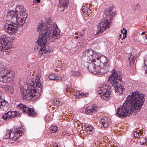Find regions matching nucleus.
Returning <instances> with one entry per match:
<instances>
[{"label":"nucleus","mask_w":147,"mask_h":147,"mask_svg":"<svg viewBox=\"0 0 147 147\" xmlns=\"http://www.w3.org/2000/svg\"><path fill=\"white\" fill-rule=\"evenodd\" d=\"M51 132L53 133H55L56 132L57 130V127L56 126H52L51 129Z\"/></svg>","instance_id":"32"},{"label":"nucleus","mask_w":147,"mask_h":147,"mask_svg":"<svg viewBox=\"0 0 147 147\" xmlns=\"http://www.w3.org/2000/svg\"><path fill=\"white\" fill-rule=\"evenodd\" d=\"M146 142H147V141H145L144 142H143V144H145L146 143Z\"/></svg>","instance_id":"51"},{"label":"nucleus","mask_w":147,"mask_h":147,"mask_svg":"<svg viewBox=\"0 0 147 147\" xmlns=\"http://www.w3.org/2000/svg\"><path fill=\"white\" fill-rule=\"evenodd\" d=\"M2 92L1 91H0V100L1 99H3V98H2Z\"/></svg>","instance_id":"42"},{"label":"nucleus","mask_w":147,"mask_h":147,"mask_svg":"<svg viewBox=\"0 0 147 147\" xmlns=\"http://www.w3.org/2000/svg\"><path fill=\"white\" fill-rule=\"evenodd\" d=\"M121 32L123 33V30H122L121 31Z\"/></svg>","instance_id":"55"},{"label":"nucleus","mask_w":147,"mask_h":147,"mask_svg":"<svg viewBox=\"0 0 147 147\" xmlns=\"http://www.w3.org/2000/svg\"><path fill=\"white\" fill-rule=\"evenodd\" d=\"M14 114L12 111H9L2 116V118L5 120H9L13 118Z\"/></svg>","instance_id":"15"},{"label":"nucleus","mask_w":147,"mask_h":147,"mask_svg":"<svg viewBox=\"0 0 147 147\" xmlns=\"http://www.w3.org/2000/svg\"><path fill=\"white\" fill-rule=\"evenodd\" d=\"M125 28H123V30H124V31L125 30Z\"/></svg>","instance_id":"54"},{"label":"nucleus","mask_w":147,"mask_h":147,"mask_svg":"<svg viewBox=\"0 0 147 147\" xmlns=\"http://www.w3.org/2000/svg\"><path fill=\"white\" fill-rule=\"evenodd\" d=\"M89 9L88 7L83 6L82 9V12L85 14V13H86L87 11L88 10V9Z\"/></svg>","instance_id":"29"},{"label":"nucleus","mask_w":147,"mask_h":147,"mask_svg":"<svg viewBox=\"0 0 147 147\" xmlns=\"http://www.w3.org/2000/svg\"><path fill=\"white\" fill-rule=\"evenodd\" d=\"M16 11H11L7 12V17L8 20L15 18L17 23L11 22L6 23L4 26V30L10 34L15 32L19 26H21L26 22V20L28 14L26 12V9L22 5H18L16 8Z\"/></svg>","instance_id":"3"},{"label":"nucleus","mask_w":147,"mask_h":147,"mask_svg":"<svg viewBox=\"0 0 147 147\" xmlns=\"http://www.w3.org/2000/svg\"><path fill=\"white\" fill-rule=\"evenodd\" d=\"M85 112H86V113L88 114L91 113L90 109H88V108H87L86 109Z\"/></svg>","instance_id":"36"},{"label":"nucleus","mask_w":147,"mask_h":147,"mask_svg":"<svg viewBox=\"0 0 147 147\" xmlns=\"http://www.w3.org/2000/svg\"><path fill=\"white\" fill-rule=\"evenodd\" d=\"M109 63H107V64H103V67H102L101 74H104L108 72L109 69Z\"/></svg>","instance_id":"16"},{"label":"nucleus","mask_w":147,"mask_h":147,"mask_svg":"<svg viewBox=\"0 0 147 147\" xmlns=\"http://www.w3.org/2000/svg\"><path fill=\"white\" fill-rule=\"evenodd\" d=\"M7 134H8V136H7V137L5 136V139L9 138L13 140H16L18 139V134L11 130L7 131L6 133V135H7Z\"/></svg>","instance_id":"11"},{"label":"nucleus","mask_w":147,"mask_h":147,"mask_svg":"<svg viewBox=\"0 0 147 147\" xmlns=\"http://www.w3.org/2000/svg\"><path fill=\"white\" fill-rule=\"evenodd\" d=\"M110 20L108 19H103L101 20L100 23L98 24L97 26L98 31L96 32L97 34H100L103 32L106 29L109 27Z\"/></svg>","instance_id":"8"},{"label":"nucleus","mask_w":147,"mask_h":147,"mask_svg":"<svg viewBox=\"0 0 147 147\" xmlns=\"http://www.w3.org/2000/svg\"><path fill=\"white\" fill-rule=\"evenodd\" d=\"M101 122L104 128L107 127L109 124V121L107 118L103 117L101 120Z\"/></svg>","instance_id":"19"},{"label":"nucleus","mask_w":147,"mask_h":147,"mask_svg":"<svg viewBox=\"0 0 147 147\" xmlns=\"http://www.w3.org/2000/svg\"><path fill=\"white\" fill-rule=\"evenodd\" d=\"M75 34H76V35H78V32H76L75 33Z\"/></svg>","instance_id":"52"},{"label":"nucleus","mask_w":147,"mask_h":147,"mask_svg":"<svg viewBox=\"0 0 147 147\" xmlns=\"http://www.w3.org/2000/svg\"><path fill=\"white\" fill-rule=\"evenodd\" d=\"M96 57V58L97 60L100 59V62H102V63H103V64H107V63H109L108 61V59H107V57L105 56L102 55L100 56V57Z\"/></svg>","instance_id":"21"},{"label":"nucleus","mask_w":147,"mask_h":147,"mask_svg":"<svg viewBox=\"0 0 147 147\" xmlns=\"http://www.w3.org/2000/svg\"><path fill=\"white\" fill-rule=\"evenodd\" d=\"M38 3H39L40 1V0H36Z\"/></svg>","instance_id":"48"},{"label":"nucleus","mask_w":147,"mask_h":147,"mask_svg":"<svg viewBox=\"0 0 147 147\" xmlns=\"http://www.w3.org/2000/svg\"><path fill=\"white\" fill-rule=\"evenodd\" d=\"M22 129L20 130L18 129H16V130L15 133L18 134V138L22 135Z\"/></svg>","instance_id":"31"},{"label":"nucleus","mask_w":147,"mask_h":147,"mask_svg":"<svg viewBox=\"0 0 147 147\" xmlns=\"http://www.w3.org/2000/svg\"><path fill=\"white\" fill-rule=\"evenodd\" d=\"M56 28L57 26L55 23L48 22L45 24L42 23H39L37 28L39 37L37 41V45L35 47L34 50L36 52L38 51L40 56L42 55L45 56L46 54L48 55L51 51L46 48L48 40L53 41L61 37L59 31L56 30Z\"/></svg>","instance_id":"1"},{"label":"nucleus","mask_w":147,"mask_h":147,"mask_svg":"<svg viewBox=\"0 0 147 147\" xmlns=\"http://www.w3.org/2000/svg\"><path fill=\"white\" fill-rule=\"evenodd\" d=\"M84 60L83 62V65L87 68L89 66V65L93 61L96 62L95 59H90V58H84Z\"/></svg>","instance_id":"14"},{"label":"nucleus","mask_w":147,"mask_h":147,"mask_svg":"<svg viewBox=\"0 0 147 147\" xmlns=\"http://www.w3.org/2000/svg\"><path fill=\"white\" fill-rule=\"evenodd\" d=\"M127 33V30L126 29H125L124 31V32L123 33V34L124 35H126Z\"/></svg>","instance_id":"43"},{"label":"nucleus","mask_w":147,"mask_h":147,"mask_svg":"<svg viewBox=\"0 0 147 147\" xmlns=\"http://www.w3.org/2000/svg\"><path fill=\"white\" fill-rule=\"evenodd\" d=\"M92 10L90 9H88V10L87 11L86 13H85V14H86L87 16H91L92 15Z\"/></svg>","instance_id":"33"},{"label":"nucleus","mask_w":147,"mask_h":147,"mask_svg":"<svg viewBox=\"0 0 147 147\" xmlns=\"http://www.w3.org/2000/svg\"><path fill=\"white\" fill-rule=\"evenodd\" d=\"M139 91H134L131 95L127 97L124 103L117 109V116L122 118L128 116L130 114L136 115L140 110L145 100L143 94Z\"/></svg>","instance_id":"2"},{"label":"nucleus","mask_w":147,"mask_h":147,"mask_svg":"<svg viewBox=\"0 0 147 147\" xmlns=\"http://www.w3.org/2000/svg\"><path fill=\"white\" fill-rule=\"evenodd\" d=\"M49 78L51 80H61V77L56 74H51L49 76Z\"/></svg>","instance_id":"17"},{"label":"nucleus","mask_w":147,"mask_h":147,"mask_svg":"<svg viewBox=\"0 0 147 147\" xmlns=\"http://www.w3.org/2000/svg\"><path fill=\"white\" fill-rule=\"evenodd\" d=\"M123 37L122 38V39L125 38V37H126V35H124L123 34Z\"/></svg>","instance_id":"44"},{"label":"nucleus","mask_w":147,"mask_h":147,"mask_svg":"<svg viewBox=\"0 0 147 147\" xmlns=\"http://www.w3.org/2000/svg\"><path fill=\"white\" fill-rule=\"evenodd\" d=\"M12 113H13L14 114V115H13L14 116H13V118L19 115L20 114V113L18 111H12Z\"/></svg>","instance_id":"34"},{"label":"nucleus","mask_w":147,"mask_h":147,"mask_svg":"<svg viewBox=\"0 0 147 147\" xmlns=\"http://www.w3.org/2000/svg\"><path fill=\"white\" fill-rule=\"evenodd\" d=\"M9 106L8 102L3 99L0 100V109H2L3 111H6Z\"/></svg>","instance_id":"13"},{"label":"nucleus","mask_w":147,"mask_h":147,"mask_svg":"<svg viewBox=\"0 0 147 147\" xmlns=\"http://www.w3.org/2000/svg\"><path fill=\"white\" fill-rule=\"evenodd\" d=\"M11 40L10 37L6 34L2 35L0 38V49L6 54L8 53L11 50L12 47L8 43Z\"/></svg>","instance_id":"6"},{"label":"nucleus","mask_w":147,"mask_h":147,"mask_svg":"<svg viewBox=\"0 0 147 147\" xmlns=\"http://www.w3.org/2000/svg\"><path fill=\"white\" fill-rule=\"evenodd\" d=\"M5 90L7 92L12 93L13 91V88L9 85L5 86L4 87Z\"/></svg>","instance_id":"26"},{"label":"nucleus","mask_w":147,"mask_h":147,"mask_svg":"<svg viewBox=\"0 0 147 147\" xmlns=\"http://www.w3.org/2000/svg\"><path fill=\"white\" fill-rule=\"evenodd\" d=\"M111 93L110 91H108V89H106L102 95H101L102 98L105 100H107L110 96Z\"/></svg>","instance_id":"18"},{"label":"nucleus","mask_w":147,"mask_h":147,"mask_svg":"<svg viewBox=\"0 0 147 147\" xmlns=\"http://www.w3.org/2000/svg\"><path fill=\"white\" fill-rule=\"evenodd\" d=\"M144 70H145V75L147 76V65L144 66Z\"/></svg>","instance_id":"37"},{"label":"nucleus","mask_w":147,"mask_h":147,"mask_svg":"<svg viewBox=\"0 0 147 147\" xmlns=\"http://www.w3.org/2000/svg\"><path fill=\"white\" fill-rule=\"evenodd\" d=\"M95 74L100 73L101 74V71L102 70V67L100 66V65H98V64H95Z\"/></svg>","instance_id":"23"},{"label":"nucleus","mask_w":147,"mask_h":147,"mask_svg":"<svg viewBox=\"0 0 147 147\" xmlns=\"http://www.w3.org/2000/svg\"><path fill=\"white\" fill-rule=\"evenodd\" d=\"M69 0H59V3L58 6L59 7L62 8V11H63L64 9L68 6Z\"/></svg>","instance_id":"12"},{"label":"nucleus","mask_w":147,"mask_h":147,"mask_svg":"<svg viewBox=\"0 0 147 147\" xmlns=\"http://www.w3.org/2000/svg\"><path fill=\"white\" fill-rule=\"evenodd\" d=\"M74 38H79V36H74Z\"/></svg>","instance_id":"45"},{"label":"nucleus","mask_w":147,"mask_h":147,"mask_svg":"<svg viewBox=\"0 0 147 147\" xmlns=\"http://www.w3.org/2000/svg\"><path fill=\"white\" fill-rule=\"evenodd\" d=\"M7 136H8V134H7V135H6H6H5V136L4 137V138H5V136H6V137H7Z\"/></svg>","instance_id":"50"},{"label":"nucleus","mask_w":147,"mask_h":147,"mask_svg":"<svg viewBox=\"0 0 147 147\" xmlns=\"http://www.w3.org/2000/svg\"><path fill=\"white\" fill-rule=\"evenodd\" d=\"M9 70L7 67H0V81L5 83H9L13 80L12 78L8 76Z\"/></svg>","instance_id":"7"},{"label":"nucleus","mask_w":147,"mask_h":147,"mask_svg":"<svg viewBox=\"0 0 147 147\" xmlns=\"http://www.w3.org/2000/svg\"><path fill=\"white\" fill-rule=\"evenodd\" d=\"M144 65H147V55L145 57L144 59Z\"/></svg>","instance_id":"38"},{"label":"nucleus","mask_w":147,"mask_h":147,"mask_svg":"<svg viewBox=\"0 0 147 147\" xmlns=\"http://www.w3.org/2000/svg\"><path fill=\"white\" fill-rule=\"evenodd\" d=\"M134 136L137 138H138L139 136V133L137 131H135L134 133Z\"/></svg>","instance_id":"35"},{"label":"nucleus","mask_w":147,"mask_h":147,"mask_svg":"<svg viewBox=\"0 0 147 147\" xmlns=\"http://www.w3.org/2000/svg\"><path fill=\"white\" fill-rule=\"evenodd\" d=\"M104 88L102 87V86L101 87H99L98 88L97 90L98 91V93L100 95L102 94H103L105 91V90H104Z\"/></svg>","instance_id":"28"},{"label":"nucleus","mask_w":147,"mask_h":147,"mask_svg":"<svg viewBox=\"0 0 147 147\" xmlns=\"http://www.w3.org/2000/svg\"><path fill=\"white\" fill-rule=\"evenodd\" d=\"M70 89V87H67L66 88V91L67 92H68L69 91H70V90H69Z\"/></svg>","instance_id":"41"},{"label":"nucleus","mask_w":147,"mask_h":147,"mask_svg":"<svg viewBox=\"0 0 147 147\" xmlns=\"http://www.w3.org/2000/svg\"><path fill=\"white\" fill-rule=\"evenodd\" d=\"M92 108H90L91 112L92 113H94L97 111V106L96 105L93 104L92 106Z\"/></svg>","instance_id":"27"},{"label":"nucleus","mask_w":147,"mask_h":147,"mask_svg":"<svg viewBox=\"0 0 147 147\" xmlns=\"http://www.w3.org/2000/svg\"><path fill=\"white\" fill-rule=\"evenodd\" d=\"M145 33V32H143L141 34V35H143Z\"/></svg>","instance_id":"49"},{"label":"nucleus","mask_w":147,"mask_h":147,"mask_svg":"<svg viewBox=\"0 0 147 147\" xmlns=\"http://www.w3.org/2000/svg\"><path fill=\"white\" fill-rule=\"evenodd\" d=\"M53 102V104L56 106H59L60 104L59 100L57 98H55L54 99Z\"/></svg>","instance_id":"30"},{"label":"nucleus","mask_w":147,"mask_h":147,"mask_svg":"<svg viewBox=\"0 0 147 147\" xmlns=\"http://www.w3.org/2000/svg\"><path fill=\"white\" fill-rule=\"evenodd\" d=\"M74 96L77 98H81L82 96H84V97H87L88 95V93H82L81 92L79 91L76 92L74 94Z\"/></svg>","instance_id":"20"},{"label":"nucleus","mask_w":147,"mask_h":147,"mask_svg":"<svg viewBox=\"0 0 147 147\" xmlns=\"http://www.w3.org/2000/svg\"><path fill=\"white\" fill-rule=\"evenodd\" d=\"M95 64H96V63H93L92 62L87 68L90 71L94 74L95 73Z\"/></svg>","instance_id":"22"},{"label":"nucleus","mask_w":147,"mask_h":147,"mask_svg":"<svg viewBox=\"0 0 147 147\" xmlns=\"http://www.w3.org/2000/svg\"><path fill=\"white\" fill-rule=\"evenodd\" d=\"M121 35H122V34H120V37H121Z\"/></svg>","instance_id":"53"},{"label":"nucleus","mask_w":147,"mask_h":147,"mask_svg":"<svg viewBox=\"0 0 147 147\" xmlns=\"http://www.w3.org/2000/svg\"><path fill=\"white\" fill-rule=\"evenodd\" d=\"M76 74H75L76 75L78 76L80 75V73H79L76 72Z\"/></svg>","instance_id":"47"},{"label":"nucleus","mask_w":147,"mask_h":147,"mask_svg":"<svg viewBox=\"0 0 147 147\" xmlns=\"http://www.w3.org/2000/svg\"><path fill=\"white\" fill-rule=\"evenodd\" d=\"M58 144L56 143H54L53 145V147H58Z\"/></svg>","instance_id":"40"},{"label":"nucleus","mask_w":147,"mask_h":147,"mask_svg":"<svg viewBox=\"0 0 147 147\" xmlns=\"http://www.w3.org/2000/svg\"><path fill=\"white\" fill-rule=\"evenodd\" d=\"M106 12H108V13H110L112 11V8H110L109 9H108L106 10Z\"/></svg>","instance_id":"39"},{"label":"nucleus","mask_w":147,"mask_h":147,"mask_svg":"<svg viewBox=\"0 0 147 147\" xmlns=\"http://www.w3.org/2000/svg\"><path fill=\"white\" fill-rule=\"evenodd\" d=\"M136 57L132 55V53H131V55L129 57V60L130 62L129 64L130 65L132 64H134V63L135 61V60L136 59Z\"/></svg>","instance_id":"25"},{"label":"nucleus","mask_w":147,"mask_h":147,"mask_svg":"<svg viewBox=\"0 0 147 147\" xmlns=\"http://www.w3.org/2000/svg\"><path fill=\"white\" fill-rule=\"evenodd\" d=\"M112 74L110 75L108 80L109 82L111 83L113 88L117 94H123V91L125 88L121 84L118 85L119 81H122V76L121 72L119 71L114 69L112 71Z\"/></svg>","instance_id":"5"},{"label":"nucleus","mask_w":147,"mask_h":147,"mask_svg":"<svg viewBox=\"0 0 147 147\" xmlns=\"http://www.w3.org/2000/svg\"><path fill=\"white\" fill-rule=\"evenodd\" d=\"M96 53L92 50L90 49L84 51L83 57L84 58H90V59H94V58L96 57Z\"/></svg>","instance_id":"10"},{"label":"nucleus","mask_w":147,"mask_h":147,"mask_svg":"<svg viewBox=\"0 0 147 147\" xmlns=\"http://www.w3.org/2000/svg\"><path fill=\"white\" fill-rule=\"evenodd\" d=\"M27 90L21 88V97L24 100H28L33 97L39 96L42 91L41 84L40 78L36 76L29 81Z\"/></svg>","instance_id":"4"},{"label":"nucleus","mask_w":147,"mask_h":147,"mask_svg":"<svg viewBox=\"0 0 147 147\" xmlns=\"http://www.w3.org/2000/svg\"><path fill=\"white\" fill-rule=\"evenodd\" d=\"M86 129V130L87 131L88 133L89 134H92L94 131L93 127L91 126H87Z\"/></svg>","instance_id":"24"},{"label":"nucleus","mask_w":147,"mask_h":147,"mask_svg":"<svg viewBox=\"0 0 147 147\" xmlns=\"http://www.w3.org/2000/svg\"><path fill=\"white\" fill-rule=\"evenodd\" d=\"M18 107L22 110L24 113L27 114L29 116L34 117L37 115L33 109L29 108L26 105L20 104L18 106Z\"/></svg>","instance_id":"9"},{"label":"nucleus","mask_w":147,"mask_h":147,"mask_svg":"<svg viewBox=\"0 0 147 147\" xmlns=\"http://www.w3.org/2000/svg\"><path fill=\"white\" fill-rule=\"evenodd\" d=\"M83 34H81L80 35H79L78 36H79V38H80L81 37H82V36H83Z\"/></svg>","instance_id":"46"}]
</instances>
